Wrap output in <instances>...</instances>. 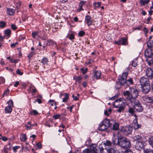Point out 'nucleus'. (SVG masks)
I'll use <instances>...</instances> for the list:
<instances>
[{"instance_id":"36","label":"nucleus","mask_w":153,"mask_h":153,"mask_svg":"<svg viewBox=\"0 0 153 153\" xmlns=\"http://www.w3.org/2000/svg\"><path fill=\"white\" fill-rule=\"evenodd\" d=\"M66 38L68 37V38L70 40H72L74 39L75 36L74 35L73 33L70 34L69 36V34H68V35L66 37Z\"/></svg>"},{"instance_id":"28","label":"nucleus","mask_w":153,"mask_h":153,"mask_svg":"<svg viewBox=\"0 0 153 153\" xmlns=\"http://www.w3.org/2000/svg\"><path fill=\"white\" fill-rule=\"evenodd\" d=\"M114 124L112 127V129L114 131L118 130L119 129V124L117 123H114Z\"/></svg>"},{"instance_id":"37","label":"nucleus","mask_w":153,"mask_h":153,"mask_svg":"<svg viewBox=\"0 0 153 153\" xmlns=\"http://www.w3.org/2000/svg\"><path fill=\"white\" fill-rule=\"evenodd\" d=\"M137 61L136 59H134L132 62L131 64V65L134 67H135L137 65Z\"/></svg>"},{"instance_id":"35","label":"nucleus","mask_w":153,"mask_h":153,"mask_svg":"<svg viewBox=\"0 0 153 153\" xmlns=\"http://www.w3.org/2000/svg\"><path fill=\"white\" fill-rule=\"evenodd\" d=\"M111 108H109L108 110H106L104 111V114L105 115L108 116L111 113Z\"/></svg>"},{"instance_id":"49","label":"nucleus","mask_w":153,"mask_h":153,"mask_svg":"<svg viewBox=\"0 0 153 153\" xmlns=\"http://www.w3.org/2000/svg\"><path fill=\"white\" fill-rule=\"evenodd\" d=\"M143 31H144V33L145 34V36L147 37V33L148 32V30L146 27H144L143 29Z\"/></svg>"},{"instance_id":"41","label":"nucleus","mask_w":153,"mask_h":153,"mask_svg":"<svg viewBox=\"0 0 153 153\" xmlns=\"http://www.w3.org/2000/svg\"><path fill=\"white\" fill-rule=\"evenodd\" d=\"M38 35V32L37 31H35L33 32L32 33V36L33 38H35L36 36Z\"/></svg>"},{"instance_id":"32","label":"nucleus","mask_w":153,"mask_h":153,"mask_svg":"<svg viewBox=\"0 0 153 153\" xmlns=\"http://www.w3.org/2000/svg\"><path fill=\"white\" fill-rule=\"evenodd\" d=\"M134 106L133 107H129V108L128 112L129 113L131 114L132 115H133L134 113L135 112L134 110Z\"/></svg>"},{"instance_id":"29","label":"nucleus","mask_w":153,"mask_h":153,"mask_svg":"<svg viewBox=\"0 0 153 153\" xmlns=\"http://www.w3.org/2000/svg\"><path fill=\"white\" fill-rule=\"evenodd\" d=\"M150 0H140L139 2L141 6H144L146 4H148Z\"/></svg>"},{"instance_id":"40","label":"nucleus","mask_w":153,"mask_h":153,"mask_svg":"<svg viewBox=\"0 0 153 153\" xmlns=\"http://www.w3.org/2000/svg\"><path fill=\"white\" fill-rule=\"evenodd\" d=\"M11 30L10 29L6 30L4 31V33L7 36H9L10 34Z\"/></svg>"},{"instance_id":"43","label":"nucleus","mask_w":153,"mask_h":153,"mask_svg":"<svg viewBox=\"0 0 153 153\" xmlns=\"http://www.w3.org/2000/svg\"><path fill=\"white\" fill-rule=\"evenodd\" d=\"M6 25V23L4 21L0 22V27L2 28H4Z\"/></svg>"},{"instance_id":"59","label":"nucleus","mask_w":153,"mask_h":153,"mask_svg":"<svg viewBox=\"0 0 153 153\" xmlns=\"http://www.w3.org/2000/svg\"><path fill=\"white\" fill-rule=\"evenodd\" d=\"M34 52H31L28 55V57L30 59V58H31L33 56L34 54Z\"/></svg>"},{"instance_id":"51","label":"nucleus","mask_w":153,"mask_h":153,"mask_svg":"<svg viewBox=\"0 0 153 153\" xmlns=\"http://www.w3.org/2000/svg\"><path fill=\"white\" fill-rule=\"evenodd\" d=\"M20 146H14L13 148V150L14 152H16L17 150L20 148Z\"/></svg>"},{"instance_id":"60","label":"nucleus","mask_w":153,"mask_h":153,"mask_svg":"<svg viewBox=\"0 0 153 153\" xmlns=\"http://www.w3.org/2000/svg\"><path fill=\"white\" fill-rule=\"evenodd\" d=\"M25 126L27 128V130H30V129H31L32 128V126H28V125H27V124H25Z\"/></svg>"},{"instance_id":"8","label":"nucleus","mask_w":153,"mask_h":153,"mask_svg":"<svg viewBox=\"0 0 153 153\" xmlns=\"http://www.w3.org/2000/svg\"><path fill=\"white\" fill-rule=\"evenodd\" d=\"M102 122L103 125L108 128L111 126L113 123H114V120H109L107 119H106L102 121Z\"/></svg>"},{"instance_id":"24","label":"nucleus","mask_w":153,"mask_h":153,"mask_svg":"<svg viewBox=\"0 0 153 153\" xmlns=\"http://www.w3.org/2000/svg\"><path fill=\"white\" fill-rule=\"evenodd\" d=\"M130 102L132 104H133L134 105H133V107H134V106H136L137 105H138L140 103L139 101L137 100L136 99H133Z\"/></svg>"},{"instance_id":"63","label":"nucleus","mask_w":153,"mask_h":153,"mask_svg":"<svg viewBox=\"0 0 153 153\" xmlns=\"http://www.w3.org/2000/svg\"><path fill=\"white\" fill-rule=\"evenodd\" d=\"M49 102L51 104V105L52 106L53 105L54 103V100H50L49 101Z\"/></svg>"},{"instance_id":"44","label":"nucleus","mask_w":153,"mask_h":153,"mask_svg":"<svg viewBox=\"0 0 153 153\" xmlns=\"http://www.w3.org/2000/svg\"><path fill=\"white\" fill-rule=\"evenodd\" d=\"M149 143L152 147L153 146V137H152L149 138Z\"/></svg>"},{"instance_id":"17","label":"nucleus","mask_w":153,"mask_h":153,"mask_svg":"<svg viewBox=\"0 0 153 153\" xmlns=\"http://www.w3.org/2000/svg\"><path fill=\"white\" fill-rule=\"evenodd\" d=\"M114 136L112 138V142L114 145H118L120 144V139L121 138V137H120L118 138H116L114 135Z\"/></svg>"},{"instance_id":"15","label":"nucleus","mask_w":153,"mask_h":153,"mask_svg":"<svg viewBox=\"0 0 153 153\" xmlns=\"http://www.w3.org/2000/svg\"><path fill=\"white\" fill-rule=\"evenodd\" d=\"M91 19V17L87 15L85 16V22L86 23L88 26H90L92 25V21Z\"/></svg>"},{"instance_id":"64","label":"nucleus","mask_w":153,"mask_h":153,"mask_svg":"<svg viewBox=\"0 0 153 153\" xmlns=\"http://www.w3.org/2000/svg\"><path fill=\"white\" fill-rule=\"evenodd\" d=\"M36 145L38 147L39 149H41L42 148V144L40 143H37Z\"/></svg>"},{"instance_id":"22","label":"nucleus","mask_w":153,"mask_h":153,"mask_svg":"<svg viewBox=\"0 0 153 153\" xmlns=\"http://www.w3.org/2000/svg\"><path fill=\"white\" fill-rule=\"evenodd\" d=\"M147 44L148 48L153 49V41L148 40Z\"/></svg>"},{"instance_id":"6","label":"nucleus","mask_w":153,"mask_h":153,"mask_svg":"<svg viewBox=\"0 0 153 153\" xmlns=\"http://www.w3.org/2000/svg\"><path fill=\"white\" fill-rule=\"evenodd\" d=\"M152 50V49L147 48L144 52V55L148 64L149 62V61L151 60L152 59V56L153 55Z\"/></svg>"},{"instance_id":"10","label":"nucleus","mask_w":153,"mask_h":153,"mask_svg":"<svg viewBox=\"0 0 153 153\" xmlns=\"http://www.w3.org/2000/svg\"><path fill=\"white\" fill-rule=\"evenodd\" d=\"M127 40L126 38L124 37L120 39L117 41H115L114 44H116L118 45H126L127 44Z\"/></svg>"},{"instance_id":"26","label":"nucleus","mask_w":153,"mask_h":153,"mask_svg":"<svg viewBox=\"0 0 153 153\" xmlns=\"http://www.w3.org/2000/svg\"><path fill=\"white\" fill-rule=\"evenodd\" d=\"M133 127L135 129H137L139 128H140L141 127V125H140L138 123L137 120V122H134V121L133 122Z\"/></svg>"},{"instance_id":"39","label":"nucleus","mask_w":153,"mask_h":153,"mask_svg":"<svg viewBox=\"0 0 153 153\" xmlns=\"http://www.w3.org/2000/svg\"><path fill=\"white\" fill-rule=\"evenodd\" d=\"M128 75V73L125 72L120 77L121 78H123L126 80V79Z\"/></svg>"},{"instance_id":"46","label":"nucleus","mask_w":153,"mask_h":153,"mask_svg":"<svg viewBox=\"0 0 153 153\" xmlns=\"http://www.w3.org/2000/svg\"><path fill=\"white\" fill-rule=\"evenodd\" d=\"M9 91L8 89H7V90H5L4 91V93L2 95V97H4V96L5 95H6V96L7 95L9 94Z\"/></svg>"},{"instance_id":"45","label":"nucleus","mask_w":153,"mask_h":153,"mask_svg":"<svg viewBox=\"0 0 153 153\" xmlns=\"http://www.w3.org/2000/svg\"><path fill=\"white\" fill-rule=\"evenodd\" d=\"M38 114V112L36 110H33L30 112V114L32 115L33 114L34 115H36Z\"/></svg>"},{"instance_id":"23","label":"nucleus","mask_w":153,"mask_h":153,"mask_svg":"<svg viewBox=\"0 0 153 153\" xmlns=\"http://www.w3.org/2000/svg\"><path fill=\"white\" fill-rule=\"evenodd\" d=\"M5 112L6 113H10L12 111V106L8 105L4 109Z\"/></svg>"},{"instance_id":"55","label":"nucleus","mask_w":153,"mask_h":153,"mask_svg":"<svg viewBox=\"0 0 153 153\" xmlns=\"http://www.w3.org/2000/svg\"><path fill=\"white\" fill-rule=\"evenodd\" d=\"M11 28L13 30H15L17 29V27L15 25L13 24L11 25Z\"/></svg>"},{"instance_id":"34","label":"nucleus","mask_w":153,"mask_h":153,"mask_svg":"<svg viewBox=\"0 0 153 153\" xmlns=\"http://www.w3.org/2000/svg\"><path fill=\"white\" fill-rule=\"evenodd\" d=\"M48 62V59L46 57H44L42 60L41 62L43 65L47 64Z\"/></svg>"},{"instance_id":"38","label":"nucleus","mask_w":153,"mask_h":153,"mask_svg":"<svg viewBox=\"0 0 153 153\" xmlns=\"http://www.w3.org/2000/svg\"><path fill=\"white\" fill-rule=\"evenodd\" d=\"M47 42H48L49 44V46L51 45H53L54 44H56V42H55L53 41V40L51 39H48L47 40Z\"/></svg>"},{"instance_id":"12","label":"nucleus","mask_w":153,"mask_h":153,"mask_svg":"<svg viewBox=\"0 0 153 153\" xmlns=\"http://www.w3.org/2000/svg\"><path fill=\"white\" fill-rule=\"evenodd\" d=\"M142 91L145 94L149 93L151 87L150 84L141 86Z\"/></svg>"},{"instance_id":"27","label":"nucleus","mask_w":153,"mask_h":153,"mask_svg":"<svg viewBox=\"0 0 153 153\" xmlns=\"http://www.w3.org/2000/svg\"><path fill=\"white\" fill-rule=\"evenodd\" d=\"M7 14L9 15H13L15 11L13 9L7 8Z\"/></svg>"},{"instance_id":"16","label":"nucleus","mask_w":153,"mask_h":153,"mask_svg":"<svg viewBox=\"0 0 153 153\" xmlns=\"http://www.w3.org/2000/svg\"><path fill=\"white\" fill-rule=\"evenodd\" d=\"M131 91L132 98L133 99H136L138 96V91L136 89H133Z\"/></svg>"},{"instance_id":"5","label":"nucleus","mask_w":153,"mask_h":153,"mask_svg":"<svg viewBox=\"0 0 153 153\" xmlns=\"http://www.w3.org/2000/svg\"><path fill=\"white\" fill-rule=\"evenodd\" d=\"M133 130V127L130 125L125 126H122L120 128V131L125 136L131 134Z\"/></svg>"},{"instance_id":"7","label":"nucleus","mask_w":153,"mask_h":153,"mask_svg":"<svg viewBox=\"0 0 153 153\" xmlns=\"http://www.w3.org/2000/svg\"><path fill=\"white\" fill-rule=\"evenodd\" d=\"M100 151L101 153H115V149L113 148H103L101 147L100 148Z\"/></svg>"},{"instance_id":"13","label":"nucleus","mask_w":153,"mask_h":153,"mask_svg":"<svg viewBox=\"0 0 153 153\" xmlns=\"http://www.w3.org/2000/svg\"><path fill=\"white\" fill-rule=\"evenodd\" d=\"M118 81L117 82V84H119L120 86H126V79L120 77H119L118 79Z\"/></svg>"},{"instance_id":"33","label":"nucleus","mask_w":153,"mask_h":153,"mask_svg":"<svg viewBox=\"0 0 153 153\" xmlns=\"http://www.w3.org/2000/svg\"><path fill=\"white\" fill-rule=\"evenodd\" d=\"M20 139L22 141H25L27 140V138L26 135L25 134H22L21 135V137H20Z\"/></svg>"},{"instance_id":"19","label":"nucleus","mask_w":153,"mask_h":153,"mask_svg":"<svg viewBox=\"0 0 153 153\" xmlns=\"http://www.w3.org/2000/svg\"><path fill=\"white\" fill-rule=\"evenodd\" d=\"M94 73L95 77L97 79H99L101 74V71H99L94 70Z\"/></svg>"},{"instance_id":"11","label":"nucleus","mask_w":153,"mask_h":153,"mask_svg":"<svg viewBox=\"0 0 153 153\" xmlns=\"http://www.w3.org/2000/svg\"><path fill=\"white\" fill-rule=\"evenodd\" d=\"M140 82L141 86L150 84L148 78L144 77L140 78Z\"/></svg>"},{"instance_id":"31","label":"nucleus","mask_w":153,"mask_h":153,"mask_svg":"<svg viewBox=\"0 0 153 153\" xmlns=\"http://www.w3.org/2000/svg\"><path fill=\"white\" fill-rule=\"evenodd\" d=\"M62 95H64L65 96L64 98H63L62 100L63 102H67L69 98V94L67 93H65L64 94H63Z\"/></svg>"},{"instance_id":"50","label":"nucleus","mask_w":153,"mask_h":153,"mask_svg":"<svg viewBox=\"0 0 153 153\" xmlns=\"http://www.w3.org/2000/svg\"><path fill=\"white\" fill-rule=\"evenodd\" d=\"M85 1H80L79 3V6L82 7L83 6L85 5Z\"/></svg>"},{"instance_id":"14","label":"nucleus","mask_w":153,"mask_h":153,"mask_svg":"<svg viewBox=\"0 0 153 153\" xmlns=\"http://www.w3.org/2000/svg\"><path fill=\"white\" fill-rule=\"evenodd\" d=\"M123 95L124 96L127 97V99L130 102L133 99L132 98L131 93H130L129 91H127L124 92Z\"/></svg>"},{"instance_id":"58","label":"nucleus","mask_w":153,"mask_h":153,"mask_svg":"<svg viewBox=\"0 0 153 153\" xmlns=\"http://www.w3.org/2000/svg\"><path fill=\"white\" fill-rule=\"evenodd\" d=\"M153 152L152 150H149L148 149H146L144 150V153H151Z\"/></svg>"},{"instance_id":"1","label":"nucleus","mask_w":153,"mask_h":153,"mask_svg":"<svg viewBox=\"0 0 153 153\" xmlns=\"http://www.w3.org/2000/svg\"><path fill=\"white\" fill-rule=\"evenodd\" d=\"M123 99L122 98L117 100L114 102L113 105L114 108H117L118 109L116 111L118 113H121L123 111L125 106L126 102L123 101Z\"/></svg>"},{"instance_id":"9","label":"nucleus","mask_w":153,"mask_h":153,"mask_svg":"<svg viewBox=\"0 0 153 153\" xmlns=\"http://www.w3.org/2000/svg\"><path fill=\"white\" fill-rule=\"evenodd\" d=\"M146 75L149 79H153V69L151 68H147L146 71Z\"/></svg>"},{"instance_id":"62","label":"nucleus","mask_w":153,"mask_h":153,"mask_svg":"<svg viewBox=\"0 0 153 153\" xmlns=\"http://www.w3.org/2000/svg\"><path fill=\"white\" fill-rule=\"evenodd\" d=\"M142 27H143L142 26H140L134 28V30H141L142 29Z\"/></svg>"},{"instance_id":"54","label":"nucleus","mask_w":153,"mask_h":153,"mask_svg":"<svg viewBox=\"0 0 153 153\" xmlns=\"http://www.w3.org/2000/svg\"><path fill=\"white\" fill-rule=\"evenodd\" d=\"M16 73L19 75H22L23 74V72L21 71L19 69H17L16 71Z\"/></svg>"},{"instance_id":"4","label":"nucleus","mask_w":153,"mask_h":153,"mask_svg":"<svg viewBox=\"0 0 153 153\" xmlns=\"http://www.w3.org/2000/svg\"><path fill=\"white\" fill-rule=\"evenodd\" d=\"M100 148L97 144H93L90 146V150L85 149L83 150L82 153H97L99 151Z\"/></svg>"},{"instance_id":"47","label":"nucleus","mask_w":153,"mask_h":153,"mask_svg":"<svg viewBox=\"0 0 153 153\" xmlns=\"http://www.w3.org/2000/svg\"><path fill=\"white\" fill-rule=\"evenodd\" d=\"M53 117L55 120L58 119L61 117V116L59 114H57L53 116Z\"/></svg>"},{"instance_id":"3","label":"nucleus","mask_w":153,"mask_h":153,"mask_svg":"<svg viewBox=\"0 0 153 153\" xmlns=\"http://www.w3.org/2000/svg\"><path fill=\"white\" fill-rule=\"evenodd\" d=\"M120 146L126 149L130 148L131 146V144L130 141L125 137H121V138L120 139Z\"/></svg>"},{"instance_id":"42","label":"nucleus","mask_w":153,"mask_h":153,"mask_svg":"<svg viewBox=\"0 0 153 153\" xmlns=\"http://www.w3.org/2000/svg\"><path fill=\"white\" fill-rule=\"evenodd\" d=\"M104 144L105 145V146H111V142L110 141L108 140H107L104 143Z\"/></svg>"},{"instance_id":"53","label":"nucleus","mask_w":153,"mask_h":153,"mask_svg":"<svg viewBox=\"0 0 153 153\" xmlns=\"http://www.w3.org/2000/svg\"><path fill=\"white\" fill-rule=\"evenodd\" d=\"M4 147L6 148V149H7L8 150H11L10 143H9L7 145Z\"/></svg>"},{"instance_id":"30","label":"nucleus","mask_w":153,"mask_h":153,"mask_svg":"<svg viewBox=\"0 0 153 153\" xmlns=\"http://www.w3.org/2000/svg\"><path fill=\"white\" fill-rule=\"evenodd\" d=\"M82 78L81 76H74L73 77V79L76 80V82H78L79 83H81L80 80L82 79Z\"/></svg>"},{"instance_id":"52","label":"nucleus","mask_w":153,"mask_h":153,"mask_svg":"<svg viewBox=\"0 0 153 153\" xmlns=\"http://www.w3.org/2000/svg\"><path fill=\"white\" fill-rule=\"evenodd\" d=\"M7 103L8 105L11 106L12 107L13 106V102L12 100H9L7 102Z\"/></svg>"},{"instance_id":"20","label":"nucleus","mask_w":153,"mask_h":153,"mask_svg":"<svg viewBox=\"0 0 153 153\" xmlns=\"http://www.w3.org/2000/svg\"><path fill=\"white\" fill-rule=\"evenodd\" d=\"M145 100L147 102L153 104V96H146L145 97Z\"/></svg>"},{"instance_id":"57","label":"nucleus","mask_w":153,"mask_h":153,"mask_svg":"<svg viewBox=\"0 0 153 153\" xmlns=\"http://www.w3.org/2000/svg\"><path fill=\"white\" fill-rule=\"evenodd\" d=\"M80 70L81 71H82V74H85L87 72V69L86 68L85 69V70H84L83 68H82L80 69Z\"/></svg>"},{"instance_id":"2","label":"nucleus","mask_w":153,"mask_h":153,"mask_svg":"<svg viewBox=\"0 0 153 153\" xmlns=\"http://www.w3.org/2000/svg\"><path fill=\"white\" fill-rule=\"evenodd\" d=\"M134 141L136 142V148L139 150H140L143 148L144 142L143 140V138L141 136L137 135H135L132 137Z\"/></svg>"},{"instance_id":"18","label":"nucleus","mask_w":153,"mask_h":153,"mask_svg":"<svg viewBox=\"0 0 153 153\" xmlns=\"http://www.w3.org/2000/svg\"><path fill=\"white\" fill-rule=\"evenodd\" d=\"M134 106V108L137 112H142L143 110V108L140 103L138 105Z\"/></svg>"},{"instance_id":"61","label":"nucleus","mask_w":153,"mask_h":153,"mask_svg":"<svg viewBox=\"0 0 153 153\" xmlns=\"http://www.w3.org/2000/svg\"><path fill=\"white\" fill-rule=\"evenodd\" d=\"M101 3L100 2H98L97 3H95V6L96 7H99L100 6Z\"/></svg>"},{"instance_id":"25","label":"nucleus","mask_w":153,"mask_h":153,"mask_svg":"<svg viewBox=\"0 0 153 153\" xmlns=\"http://www.w3.org/2000/svg\"><path fill=\"white\" fill-rule=\"evenodd\" d=\"M133 84V81L132 78H131L127 80H126V86H128Z\"/></svg>"},{"instance_id":"56","label":"nucleus","mask_w":153,"mask_h":153,"mask_svg":"<svg viewBox=\"0 0 153 153\" xmlns=\"http://www.w3.org/2000/svg\"><path fill=\"white\" fill-rule=\"evenodd\" d=\"M0 137H1V139L3 141H5L7 140V138L5 137H2L1 134H0Z\"/></svg>"},{"instance_id":"48","label":"nucleus","mask_w":153,"mask_h":153,"mask_svg":"<svg viewBox=\"0 0 153 153\" xmlns=\"http://www.w3.org/2000/svg\"><path fill=\"white\" fill-rule=\"evenodd\" d=\"M85 32L83 31H80L79 33L78 36H82L85 34Z\"/></svg>"},{"instance_id":"21","label":"nucleus","mask_w":153,"mask_h":153,"mask_svg":"<svg viewBox=\"0 0 153 153\" xmlns=\"http://www.w3.org/2000/svg\"><path fill=\"white\" fill-rule=\"evenodd\" d=\"M108 128L105 125L103 124L101 122L100 123V125L98 127V129L100 131H104Z\"/></svg>"}]
</instances>
